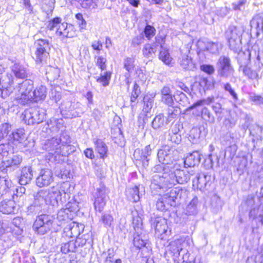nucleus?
Instances as JSON below:
<instances>
[{
  "label": "nucleus",
  "instance_id": "f257e3e1",
  "mask_svg": "<svg viewBox=\"0 0 263 263\" xmlns=\"http://www.w3.org/2000/svg\"><path fill=\"white\" fill-rule=\"evenodd\" d=\"M173 166V164L166 165L162 163L157 164L152 168V171L154 173H162V175L156 174L153 176L150 185L152 190H157V189L163 188V185H165L167 179V175H169Z\"/></svg>",
  "mask_w": 263,
  "mask_h": 263
},
{
  "label": "nucleus",
  "instance_id": "f03ea898",
  "mask_svg": "<svg viewBox=\"0 0 263 263\" xmlns=\"http://www.w3.org/2000/svg\"><path fill=\"white\" fill-rule=\"evenodd\" d=\"M69 186L68 183H63L60 189L53 186L48 190H46V201L48 205L55 206L58 204L59 201L61 202L66 201L67 197H69Z\"/></svg>",
  "mask_w": 263,
  "mask_h": 263
},
{
  "label": "nucleus",
  "instance_id": "7ed1b4c3",
  "mask_svg": "<svg viewBox=\"0 0 263 263\" xmlns=\"http://www.w3.org/2000/svg\"><path fill=\"white\" fill-rule=\"evenodd\" d=\"M175 163L171 169L169 175H167L165 185L173 186L177 184H183L187 183L191 178V173L186 170H181Z\"/></svg>",
  "mask_w": 263,
  "mask_h": 263
},
{
  "label": "nucleus",
  "instance_id": "20e7f679",
  "mask_svg": "<svg viewBox=\"0 0 263 263\" xmlns=\"http://www.w3.org/2000/svg\"><path fill=\"white\" fill-rule=\"evenodd\" d=\"M45 110L43 108H30L24 110L21 118L27 125L38 124L45 119Z\"/></svg>",
  "mask_w": 263,
  "mask_h": 263
},
{
  "label": "nucleus",
  "instance_id": "39448f33",
  "mask_svg": "<svg viewBox=\"0 0 263 263\" xmlns=\"http://www.w3.org/2000/svg\"><path fill=\"white\" fill-rule=\"evenodd\" d=\"M33 88V82L30 80H26L15 87V90L18 91L20 96L17 97L19 103L25 105L31 100V91Z\"/></svg>",
  "mask_w": 263,
  "mask_h": 263
},
{
  "label": "nucleus",
  "instance_id": "423d86ee",
  "mask_svg": "<svg viewBox=\"0 0 263 263\" xmlns=\"http://www.w3.org/2000/svg\"><path fill=\"white\" fill-rule=\"evenodd\" d=\"M53 223L52 217L47 214H41L36 217L32 226L35 233L43 235L51 229Z\"/></svg>",
  "mask_w": 263,
  "mask_h": 263
},
{
  "label": "nucleus",
  "instance_id": "0eeeda50",
  "mask_svg": "<svg viewBox=\"0 0 263 263\" xmlns=\"http://www.w3.org/2000/svg\"><path fill=\"white\" fill-rule=\"evenodd\" d=\"M229 45L231 50L237 52L241 48V31L238 27L230 25L225 32Z\"/></svg>",
  "mask_w": 263,
  "mask_h": 263
},
{
  "label": "nucleus",
  "instance_id": "6e6552de",
  "mask_svg": "<svg viewBox=\"0 0 263 263\" xmlns=\"http://www.w3.org/2000/svg\"><path fill=\"white\" fill-rule=\"evenodd\" d=\"M152 228L155 230V233L161 239L171 234V230L168 228L167 220L162 217H151L149 220Z\"/></svg>",
  "mask_w": 263,
  "mask_h": 263
},
{
  "label": "nucleus",
  "instance_id": "1a4fd4ad",
  "mask_svg": "<svg viewBox=\"0 0 263 263\" xmlns=\"http://www.w3.org/2000/svg\"><path fill=\"white\" fill-rule=\"evenodd\" d=\"M43 149L49 152V154L55 159L57 155L65 156L68 154L67 150H64L61 146V140L52 137L47 139L42 144Z\"/></svg>",
  "mask_w": 263,
  "mask_h": 263
},
{
  "label": "nucleus",
  "instance_id": "9d476101",
  "mask_svg": "<svg viewBox=\"0 0 263 263\" xmlns=\"http://www.w3.org/2000/svg\"><path fill=\"white\" fill-rule=\"evenodd\" d=\"M156 191H158L159 195L163 193V191L166 192L164 194V196L166 197L170 205L174 207L179 203L183 192V190L181 188L175 187L172 189V186H167V185H163V188L157 189Z\"/></svg>",
  "mask_w": 263,
  "mask_h": 263
},
{
  "label": "nucleus",
  "instance_id": "9b49d317",
  "mask_svg": "<svg viewBox=\"0 0 263 263\" xmlns=\"http://www.w3.org/2000/svg\"><path fill=\"white\" fill-rule=\"evenodd\" d=\"M36 47L35 61L37 63H41L45 61L49 55L50 46L49 41L45 39L37 40L35 43Z\"/></svg>",
  "mask_w": 263,
  "mask_h": 263
},
{
  "label": "nucleus",
  "instance_id": "f8f14e48",
  "mask_svg": "<svg viewBox=\"0 0 263 263\" xmlns=\"http://www.w3.org/2000/svg\"><path fill=\"white\" fill-rule=\"evenodd\" d=\"M174 149L168 145H165L159 149L157 153L158 160L160 162L166 165L175 164L174 155Z\"/></svg>",
  "mask_w": 263,
  "mask_h": 263
},
{
  "label": "nucleus",
  "instance_id": "ddd939ff",
  "mask_svg": "<svg viewBox=\"0 0 263 263\" xmlns=\"http://www.w3.org/2000/svg\"><path fill=\"white\" fill-rule=\"evenodd\" d=\"M219 67L218 73L222 77L228 78L233 76L234 69L231 64L229 58L226 56H221L218 62Z\"/></svg>",
  "mask_w": 263,
  "mask_h": 263
},
{
  "label": "nucleus",
  "instance_id": "4468645a",
  "mask_svg": "<svg viewBox=\"0 0 263 263\" xmlns=\"http://www.w3.org/2000/svg\"><path fill=\"white\" fill-rule=\"evenodd\" d=\"M53 181V173L49 169H42L36 178V184L40 187L49 185Z\"/></svg>",
  "mask_w": 263,
  "mask_h": 263
},
{
  "label": "nucleus",
  "instance_id": "2eb2a0df",
  "mask_svg": "<svg viewBox=\"0 0 263 263\" xmlns=\"http://www.w3.org/2000/svg\"><path fill=\"white\" fill-rule=\"evenodd\" d=\"M211 176L204 173L197 174L193 180V186L200 190H203L210 181Z\"/></svg>",
  "mask_w": 263,
  "mask_h": 263
},
{
  "label": "nucleus",
  "instance_id": "dca6fc26",
  "mask_svg": "<svg viewBox=\"0 0 263 263\" xmlns=\"http://www.w3.org/2000/svg\"><path fill=\"white\" fill-rule=\"evenodd\" d=\"M183 251L181 241L177 239L171 241L167 247L166 252L175 259L178 258L181 251Z\"/></svg>",
  "mask_w": 263,
  "mask_h": 263
},
{
  "label": "nucleus",
  "instance_id": "f3484780",
  "mask_svg": "<svg viewBox=\"0 0 263 263\" xmlns=\"http://www.w3.org/2000/svg\"><path fill=\"white\" fill-rule=\"evenodd\" d=\"M47 95V88L45 86L41 85L37 87L33 92H32V99L30 102H37L39 101L44 100Z\"/></svg>",
  "mask_w": 263,
  "mask_h": 263
},
{
  "label": "nucleus",
  "instance_id": "a211bd4d",
  "mask_svg": "<svg viewBox=\"0 0 263 263\" xmlns=\"http://www.w3.org/2000/svg\"><path fill=\"white\" fill-rule=\"evenodd\" d=\"M161 101L164 104L171 106L174 104V100L171 88L167 86H164L161 90Z\"/></svg>",
  "mask_w": 263,
  "mask_h": 263
},
{
  "label": "nucleus",
  "instance_id": "6ab92c4d",
  "mask_svg": "<svg viewBox=\"0 0 263 263\" xmlns=\"http://www.w3.org/2000/svg\"><path fill=\"white\" fill-rule=\"evenodd\" d=\"M33 177L32 170L31 166H25L22 170L19 183L21 185L29 183Z\"/></svg>",
  "mask_w": 263,
  "mask_h": 263
},
{
  "label": "nucleus",
  "instance_id": "aec40b11",
  "mask_svg": "<svg viewBox=\"0 0 263 263\" xmlns=\"http://www.w3.org/2000/svg\"><path fill=\"white\" fill-rule=\"evenodd\" d=\"M126 195L129 200L137 202L140 199V185L129 187L126 190Z\"/></svg>",
  "mask_w": 263,
  "mask_h": 263
},
{
  "label": "nucleus",
  "instance_id": "412c9836",
  "mask_svg": "<svg viewBox=\"0 0 263 263\" xmlns=\"http://www.w3.org/2000/svg\"><path fill=\"white\" fill-rule=\"evenodd\" d=\"M63 120L52 118L47 122V128H48L52 133V135L56 134L63 127Z\"/></svg>",
  "mask_w": 263,
  "mask_h": 263
},
{
  "label": "nucleus",
  "instance_id": "4be33fe9",
  "mask_svg": "<svg viewBox=\"0 0 263 263\" xmlns=\"http://www.w3.org/2000/svg\"><path fill=\"white\" fill-rule=\"evenodd\" d=\"M13 200H3L0 203V212L5 214L14 213L15 203Z\"/></svg>",
  "mask_w": 263,
  "mask_h": 263
},
{
  "label": "nucleus",
  "instance_id": "5701e85b",
  "mask_svg": "<svg viewBox=\"0 0 263 263\" xmlns=\"http://www.w3.org/2000/svg\"><path fill=\"white\" fill-rule=\"evenodd\" d=\"M46 190H41L34 196L33 202L44 211L46 210V205H48L46 201Z\"/></svg>",
  "mask_w": 263,
  "mask_h": 263
},
{
  "label": "nucleus",
  "instance_id": "b1692460",
  "mask_svg": "<svg viewBox=\"0 0 263 263\" xmlns=\"http://www.w3.org/2000/svg\"><path fill=\"white\" fill-rule=\"evenodd\" d=\"M133 224L135 225L134 222H133ZM137 225H139V224H137ZM134 227L136 231L133 239L134 245L138 249H141L146 246L147 242L145 240L142 239V237L140 236L141 232H140L139 230H141V228L138 226H134Z\"/></svg>",
  "mask_w": 263,
  "mask_h": 263
},
{
  "label": "nucleus",
  "instance_id": "393cba45",
  "mask_svg": "<svg viewBox=\"0 0 263 263\" xmlns=\"http://www.w3.org/2000/svg\"><path fill=\"white\" fill-rule=\"evenodd\" d=\"M200 160V154L198 152L195 151L185 158L184 163L185 166L194 167L199 163Z\"/></svg>",
  "mask_w": 263,
  "mask_h": 263
},
{
  "label": "nucleus",
  "instance_id": "a878e982",
  "mask_svg": "<svg viewBox=\"0 0 263 263\" xmlns=\"http://www.w3.org/2000/svg\"><path fill=\"white\" fill-rule=\"evenodd\" d=\"M12 71L15 76L20 79H25L27 77L26 68L20 63H15L12 66Z\"/></svg>",
  "mask_w": 263,
  "mask_h": 263
},
{
  "label": "nucleus",
  "instance_id": "bb28decb",
  "mask_svg": "<svg viewBox=\"0 0 263 263\" xmlns=\"http://www.w3.org/2000/svg\"><path fill=\"white\" fill-rule=\"evenodd\" d=\"M12 182L10 180L5 177H1L0 179V198L8 193L11 194Z\"/></svg>",
  "mask_w": 263,
  "mask_h": 263
},
{
  "label": "nucleus",
  "instance_id": "cd10ccee",
  "mask_svg": "<svg viewBox=\"0 0 263 263\" xmlns=\"http://www.w3.org/2000/svg\"><path fill=\"white\" fill-rule=\"evenodd\" d=\"M60 70L58 67L47 66L46 69L47 79L50 81L57 80L60 77Z\"/></svg>",
  "mask_w": 263,
  "mask_h": 263
},
{
  "label": "nucleus",
  "instance_id": "c85d7f7f",
  "mask_svg": "<svg viewBox=\"0 0 263 263\" xmlns=\"http://www.w3.org/2000/svg\"><path fill=\"white\" fill-rule=\"evenodd\" d=\"M80 226L78 223L72 221L71 222L65 229V232H70L69 236L71 237H77L80 233Z\"/></svg>",
  "mask_w": 263,
  "mask_h": 263
},
{
  "label": "nucleus",
  "instance_id": "c756f323",
  "mask_svg": "<svg viewBox=\"0 0 263 263\" xmlns=\"http://www.w3.org/2000/svg\"><path fill=\"white\" fill-rule=\"evenodd\" d=\"M243 73L249 79L252 80H257L259 78L258 71L260 70V68H258L257 70H253L248 66H241Z\"/></svg>",
  "mask_w": 263,
  "mask_h": 263
},
{
  "label": "nucleus",
  "instance_id": "7c9ffc66",
  "mask_svg": "<svg viewBox=\"0 0 263 263\" xmlns=\"http://www.w3.org/2000/svg\"><path fill=\"white\" fill-rule=\"evenodd\" d=\"M198 200L197 197L194 198L187 204L184 212L186 215H195L198 213L197 204Z\"/></svg>",
  "mask_w": 263,
  "mask_h": 263
},
{
  "label": "nucleus",
  "instance_id": "2f4dec72",
  "mask_svg": "<svg viewBox=\"0 0 263 263\" xmlns=\"http://www.w3.org/2000/svg\"><path fill=\"white\" fill-rule=\"evenodd\" d=\"M96 151L100 155L101 158H104L107 156L108 148L106 144L101 139H97L95 142Z\"/></svg>",
  "mask_w": 263,
  "mask_h": 263
},
{
  "label": "nucleus",
  "instance_id": "473e14b6",
  "mask_svg": "<svg viewBox=\"0 0 263 263\" xmlns=\"http://www.w3.org/2000/svg\"><path fill=\"white\" fill-rule=\"evenodd\" d=\"M22 157L19 155H12V157H8L7 159L2 161L4 165L6 167L17 166L21 163Z\"/></svg>",
  "mask_w": 263,
  "mask_h": 263
},
{
  "label": "nucleus",
  "instance_id": "72a5a7b5",
  "mask_svg": "<svg viewBox=\"0 0 263 263\" xmlns=\"http://www.w3.org/2000/svg\"><path fill=\"white\" fill-rule=\"evenodd\" d=\"M251 28H254L257 32L263 31V18L259 15H255L250 21Z\"/></svg>",
  "mask_w": 263,
  "mask_h": 263
},
{
  "label": "nucleus",
  "instance_id": "f704fd0d",
  "mask_svg": "<svg viewBox=\"0 0 263 263\" xmlns=\"http://www.w3.org/2000/svg\"><path fill=\"white\" fill-rule=\"evenodd\" d=\"M13 83V77L10 73L0 74V87L11 86Z\"/></svg>",
  "mask_w": 263,
  "mask_h": 263
},
{
  "label": "nucleus",
  "instance_id": "c9c22d12",
  "mask_svg": "<svg viewBox=\"0 0 263 263\" xmlns=\"http://www.w3.org/2000/svg\"><path fill=\"white\" fill-rule=\"evenodd\" d=\"M12 138L18 143H22L26 139L25 130L22 128L17 129L13 131L10 135Z\"/></svg>",
  "mask_w": 263,
  "mask_h": 263
},
{
  "label": "nucleus",
  "instance_id": "e433bc0d",
  "mask_svg": "<svg viewBox=\"0 0 263 263\" xmlns=\"http://www.w3.org/2000/svg\"><path fill=\"white\" fill-rule=\"evenodd\" d=\"M156 206L157 209L160 211L167 210L169 207L171 206L164 195L158 199Z\"/></svg>",
  "mask_w": 263,
  "mask_h": 263
},
{
  "label": "nucleus",
  "instance_id": "4c0bfd02",
  "mask_svg": "<svg viewBox=\"0 0 263 263\" xmlns=\"http://www.w3.org/2000/svg\"><path fill=\"white\" fill-rule=\"evenodd\" d=\"M157 49L156 45L146 44L142 49L143 54L146 58H152L155 55Z\"/></svg>",
  "mask_w": 263,
  "mask_h": 263
},
{
  "label": "nucleus",
  "instance_id": "58836bf2",
  "mask_svg": "<svg viewBox=\"0 0 263 263\" xmlns=\"http://www.w3.org/2000/svg\"><path fill=\"white\" fill-rule=\"evenodd\" d=\"M77 249L76 242L70 241L67 243H64L61 248V252L63 253H68L69 252H75Z\"/></svg>",
  "mask_w": 263,
  "mask_h": 263
},
{
  "label": "nucleus",
  "instance_id": "ea45409f",
  "mask_svg": "<svg viewBox=\"0 0 263 263\" xmlns=\"http://www.w3.org/2000/svg\"><path fill=\"white\" fill-rule=\"evenodd\" d=\"M222 46L218 42H208L205 43V48L207 51L213 54L218 53Z\"/></svg>",
  "mask_w": 263,
  "mask_h": 263
},
{
  "label": "nucleus",
  "instance_id": "a19ab883",
  "mask_svg": "<svg viewBox=\"0 0 263 263\" xmlns=\"http://www.w3.org/2000/svg\"><path fill=\"white\" fill-rule=\"evenodd\" d=\"M111 73L110 71H106L100 74V77L97 79V82L105 87L109 85L111 78Z\"/></svg>",
  "mask_w": 263,
  "mask_h": 263
},
{
  "label": "nucleus",
  "instance_id": "79ce46f5",
  "mask_svg": "<svg viewBox=\"0 0 263 263\" xmlns=\"http://www.w3.org/2000/svg\"><path fill=\"white\" fill-rule=\"evenodd\" d=\"M11 150V147L8 143L0 144V159L3 160L7 159Z\"/></svg>",
  "mask_w": 263,
  "mask_h": 263
},
{
  "label": "nucleus",
  "instance_id": "37998d69",
  "mask_svg": "<svg viewBox=\"0 0 263 263\" xmlns=\"http://www.w3.org/2000/svg\"><path fill=\"white\" fill-rule=\"evenodd\" d=\"M152 127L154 129H158L162 127L164 124V116L163 114L157 115L152 122Z\"/></svg>",
  "mask_w": 263,
  "mask_h": 263
},
{
  "label": "nucleus",
  "instance_id": "c03bdc74",
  "mask_svg": "<svg viewBox=\"0 0 263 263\" xmlns=\"http://www.w3.org/2000/svg\"><path fill=\"white\" fill-rule=\"evenodd\" d=\"M95 197L94 206L97 211L101 212L106 204L108 198L100 197Z\"/></svg>",
  "mask_w": 263,
  "mask_h": 263
},
{
  "label": "nucleus",
  "instance_id": "a18cd8bd",
  "mask_svg": "<svg viewBox=\"0 0 263 263\" xmlns=\"http://www.w3.org/2000/svg\"><path fill=\"white\" fill-rule=\"evenodd\" d=\"M221 142L222 145L225 146L235 144L233 134L231 132L227 133L221 137Z\"/></svg>",
  "mask_w": 263,
  "mask_h": 263
},
{
  "label": "nucleus",
  "instance_id": "49530a36",
  "mask_svg": "<svg viewBox=\"0 0 263 263\" xmlns=\"http://www.w3.org/2000/svg\"><path fill=\"white\" fill-rule=\"evenodd\" d=\"M124 68L129 73L132 72L135 68V58L127 57L124 60Z\"/></svg>",
  "mask_w": 263,
  "mask_h": 263
},
{
  "label": "nucleus",
  "instance_id": "de8ad7c7",
  "mask_svg": "<svg viewBox=\"0 0 263 263\" xmlns=\"http://www.w3.org/2000/svg\"><path fill=\"white\" fill-rule=\"evenodd\" d=\"M180 64L184 69H190L193 67L192 60L187 55H182L180 60Z\"/></svg>",
  "mask_w": 263,
  "mask_h": 263
},
{
  "label": "nucleus",
  "instance_id": "09e8293b",
  "mask_svg": "<svg viewBox=\"0 0 263 263\" xmlns=\"http://www.w3.org/2000/svg\"><path fill=\"white\" fill-rule=\"evenodd\" d=\"M201 117L204 120L210 123H213L215 122V118L214 116L206 107H204L202 109L201 111Z\"/></svg>",
  "mask_w": 263,
  "mask_h": 263
},
{
  "label": "nucleus",
  "instance_id": "8fccbe9b",
  "mask_svg": "<svg viewBox=\"0 0 263 263\" xmlns=\"http://www.w3.org/2000/svg\"><path fill=\"white\" fill-rule=\"evenodd\" d=\"M26 191V189L24 187H20L18 189H16V193L14 194V191H12V193L11 192L10 196L12 197L13 200L15 201L17 200V198H18V200L24 199V194Z\"/></svg>",
  "mask_w": 263,
  "mask_h": 263
},
{
  "label": "nucleus",
  "instance_id": "3c124183",
  "mask_svg": "<svg viewBox=\"0 0 263 263\" xmlns=\"http://www.w3.org/2000/svg\"><path fill=\"white\" fill-rule=\"evenodd\" d=\"M108 189L105 187L104 184L101 183L100 184V186L97 189V191L94 196L108 198Z\"/></svg>",
  "mask_w": 263,
  "mask_h": 263
},
{
  "label": "nucleus",
  "instance_id": "603ef678",
  "mask_svg": "<svg viewBox=\"0 0 263 263\" xmlns=\"http://www.w3.org/2000/svg\"><path fill=\"white\" fill-rule=\"evenodd\" d=\"M58 139L61 140V146L64 150L65 148L67 149L70 146V137L65 133H62L61 135V138H58Z\"/></svg>",
  "mask_w": 263,
  "mask_h": 263
},
{
  "label": "nucleus",
  "instance_id": "864d4df0",
  "mask_svg": "<svg viewBox=\"0 0 263 263\" xmlns=\"http://www.w3.org/2000/svg\"><path fill=\"white\" fill-rule=\"evenodd\" d=\"M65 210H67L70 214L76 213L79 210L78 202L75 200L68 202L65 205Z\"/></svg>",
  "mask_w": 263,
  "mask_h": 263
},
{
  "label": "nucleus",
  "instance_id": "5fc2aeb1",
  "mask_svg": "<svg viewBox=\"0 0 263 263\" xmlns=\"http://www.w3.org/2000/svg\"><path fill=\"white\" fill-rule=\"evenodd\" d=\"M72 217V214H70L67 210H65V208L61 209L57 213V218L60 221L71 219Z\"/></svg>",
  "mask_w": 263,
  "mask_h": 263
},
{
  "label": "nucleus",
  "instance_id": "6e6d98bb",
  "mask_svg": "<svg viewBox=\"0 0 263 263\" xmlns=\"http://www.w3.org/2000/svg\"><path fill=\"white\" fill-rule=\"evenodd\" d=\"M237 122V118L233 117L231 114L223 121V125L228 129L232 128L235 126Z\"/></svg>",
  "mask_w": 263,
  "mask_h": 263
},
{
  "label": "nucleus",
  "instance_id": "4d7b16f0",
  "mask_svg": "<svg viewBox=\"0 0 263 263\" xmlns=\"http://www.w3.org/2000/svg\"><path fill=\"white\" fill-rule=\"evenodd\" d=\"M199 84L204 90L210 89L213 87V82L207 78L201 77L199 80Z\"/></svg>",
  "mask_w": 263,
  "mask_h": 263
},
{
  "label": "nucleus",
  "instance_id": "13d9d810",
  "mask_svg": "<svg viewBox=\"0 0 263 263\" xmlns=\"http://www.w3.org/2000/svg\"><path fill=\"white\" fill-rule=\"evenodd\" d=\"M159 59L166 65H169L172 61V58L170 57V53L166 50H161L160 51Z\"/></svg>",
  "mask_w": 263,
  "mask_h": 263
},
{
  "label": "nucleus",
  "instance_id": "bf43d9fd",
  "mask_svg": "<svg viewBox=\"0 0 263 263\" xmlns=\"http://www.w3.org/2000/svg\"><path fill=\"white\" fill-rule=\"evenodd\" d=\"M103 255L105 256L103 263H114L115 253L113 249H108L107 252L103 253Z\"/></svg>",
  "mask_w": 263,
  "mask_h": 263
},
{
  "label": "nucleus",
  "instance_id": "052dcab7",
  "mask_svg": "<svg viewBox=\"0 0 263 263\" xmlns=\"http://www.w3.org/2000/svg\"><path fill=\"white\" fill-rule=\"evenodd\" d=\"M61 21V18L56 17L47 23V28L50 30H53L54 28L57 29Z\"/></svg>",
  "mask_w": 263,
  "mask_h": 263
},
{
  "label": "nucleus",
  "instance_id": "680f3d73",
  "mask_svg": "<svg viewBox=\"0 0 263 263\" xmlns=\"http://www.w3.org/2000/svg\"><path fill=\"white\" fill-rule=\"evenodd\" d=\"M250 134L253 136L260 137L263 128L257 124L253 125L249 128Z\"/></svg>",
  "mask_w": 263,
  "mask_h": 263
},
{
  "label": "nucleus",
  "instance_id": "e2e57ef3",
  "mask_svg": "<svg viewBox=\"0 0 263 263\" xmlns=\"http://www.w3.org/2000/svg\"><path fill=\"white\" fill-rule=\"evenodd\" d=\"M219 159L217 156L213 157L212 154H210L207 158L205 159V165L207 168H212L215 162L216 161L218 164Z\"/></svg>",
  "mask_w": 263,
  "mask_h": 263
},
{
  "label": "nucleus",
  "instance_id": "0e129e2a",
  "mask_svg": "<svg viewBox=\"0 0 263 263\" xmlns=\"http://www.w3.org/2000/svg\"><path fill=\"white\" fill-rule=\"evenodd\" d=\"M179 114L178 110L172 106L167 108V121L170 122L172 119L176 118Z\"/></svg>",
  "mask_w": 263,
  "mask_h": 263
},
{
  "label": "nucleus",
  "instance_id": "69168bd1",
  "mask_svg": "<svg viewBox=\"0 0 263 263\" xmlns=\"http://www.w3.org/2000/svg\"><path fill=\"white\" fill-rule=\"evenodd\" d=\"M174 97L175 100L177 102H179L180 104H181L183 106L186 105L187 102V98L185 93L182 92H179L177 93L176 96H174Z\"/></svg>",
  "mask_w": 263,
  "mask_h": 263
},
{
  "label": "nucleus",
  "instance_id": "338daca9",
  "mask_svg": "<svg viewBox=\"0 0 263 263\" xmlns=\"http://www.w3.org/2000/svg\"><path fill=\"white\" fill-rule=\"evenodd\" d=\"M11 129V126L8 123L3 124L0 127V141L6 137Z\"/></svg>",
  "mask_w": 263,
  "mask_h": 263
},
{
  "label": "nucleus",
  "instance_id": "774afa93",
  "mask_svg": "<svg viewBox=\"0 0 263 263\" xmlns=\"http://www.w3.org/2000/svg\"><path fill=\"white\" fill-rule=\"evenodd\" d=\"M249 217L253 219H255L258 217L262 219L263 211L262 210H260L259 208H254L250 211L249 213Z\"/></svg>",
  "mask_w": 263,
  "mask_h": 263
}]
</instances>
